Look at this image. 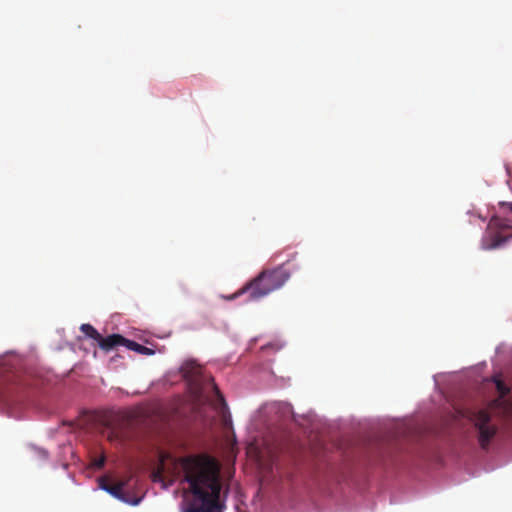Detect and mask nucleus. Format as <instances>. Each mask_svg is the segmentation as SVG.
I'll list each match as a JSON object with an SVG mask.
<instances>
[{
  "label": "nucleus",
  "mask_w": 512,
  "mask_h": 512,
  "mask_svg": "<svg viewBox=\"0 0 512 512\" xmlns=\"http://www.w3.org/2000/svg\"><path fill=\"white\" fill-rule=\"evenodd\" d=\"M500 205L501 207L506 208L508 211L512 212V202H502Z\"/></svg>",
  "instance_id": "nucleus-13"
},
{
  "label": "nucleus",
  "mask_w": 512,
  "mask_h": 512,
  "mask_svg": "<svg viewBox=\"0 0 512 512\" xmlns=\"http://www.w3.org/2000/svg\"><path fill=\"white\" fill-rule=\"evenodd\" d=\"M125 486V482H117V483H110V480L107 477H101L99 479V487L115 498L128 502L126 499V496L123 492V488Z\"/></svg>",
  "instance_id": "nucleus-5"
},
{
  "label": "nucleus",
  "mask_w": 512,
  "mask_h": 512,
  "mask_svg": "<svg viewBox=\"0 0 512 512\" xmlns=\"http://www.w3.org/2000/svg\"><path fill=\"white\" fill-rule=\"evenodd\" d=\"M213 390L216 398L214 402V407L217 410V412L222 416L223 424L225 426H228L231 424V418L228 413L227 403L216 384H213Z\"/></svg>",
  "instance_id": "nucleus-6"
},
{
  "label": "nucleus",
  "mask_w": 512,
  "mask_h": 512,
  "mask_svg": "<svg viewBox=\"0 0 512 512\" xmlns=\"http://www.w3.org/2000/svg\"><path fill=\"white\" fill-rule=\"evenodd\" d=\"M496 389L499 393V397L494 399L490 403V409L501 410L504 414H508L512 411V403L505 397L509 394V387L500 379H495Z\"/></svg>",
  "instance_id": "nucleus-4"
},
{
  "label": "nucleus",
  "mask_w": 512,
  "mask_h": 512,
  "mask_svg": "<svg viewBox=\"0 0 512 512\" xmlns=\"http://www.w3.org/2000/svg\"><path fill=\"white\" fill-rule=\"evenodd\" d=\"M479 432V443L482 449H487L490 441L495 436L497 428L490 424L491 416L487 410H478L470 416Z\"/></svg>",
  "instance_id": "nucleus-3"
},
{
  "label": "nucleus",
  "mask_w": 512,
  "mask_h": 512,
  "mask_svg": "<svg viewBox=\"0 0 512 512\" xmlns=\"http://www.w3.org/2000/svg\"><path fill=\"white\" fill-rule=\"evenodd\" d=\"M509 237L502 236L500 233H487L482 239V248L491 250L500 247Z\"/></svg>",
  "instance_id": "nucleus-8"
},
{
  "label": "nucleus",
  "mask_w": 512,
  "mask_h": 512,
  "mask_svg": "<svg viewBox=\"0 0 512 512\" xmlns=\"http://www.w3.org/2000/svg\"><path fill=\"white\" fill-rule=\"evenodd\" d=\"M80 330L89 338L95 340L97 342L98 338H100V333L90 324H82Z\"/></svg>",
  "instance_id": "nucleus-11"
},
{
  "label": "nucleus",
  "mask_w": 512,
  "mask_h": 512,
  "mask_svg": "<svg viewBox=\"0 0 512 512\" xmlns=\"http://www.w3.org/2000/svg\"><path fill=\"white\" fill-rule=\"evenodd\" d=\"M140 502V499H136L133 502H131L133 505H137Z\"/></svg>",
  "instance_id": "nucleus-14"
},
{
  "label": "nucleus",
  "mask_w": 512,
  "mask_h": 512,
  "mask_svg": "<svg viewBox=\"0 0 512 512\" xmlns=\"http://www.w3.org/2000/svg\"><path fill=\"white\" fill-rule=\"evenodd\" d=\"M104 464H105V457L104 456L96 458L93 461V466L95 468H98V469L102 468L104 466Z\"/></svg>",
  "instance_id": "nucleus-12"
},
{
  "label": "nucleus",
  "mask_w": 512,
  "mask_h": 512,
  "mask_svg": "<svg viewBox=\"0 0 512 512\" xmlns=\"http://www.w3.org/2000/svg\"><path fill=\"white\" fill-rule=\"evenodd\" d=\"M288 265L289 261L272 270L262 271L241 293L247 290L250 292L249 297L251 300H258L281 288L291 275V270L287 267Z\"/></svg>",
  "instance_id": "nucleus-2"
},
{
  "label": "nucleus",
  "mask_w": 512,
  "mask_h": 512,
  "mask_svg": "<svg viewBox=\"0 0 512 512\" xmlns=\"http://www.w3.org/2000/svg\"><path fill=\"white\" fill-rule=\"evenodd\" d=\"M182 468L192 494L191 499L185 500L182 512H223L218 462L207 454L193 455L182 460Z\"/></svg>",
  "instance_id": "nucleus-1"
},
{
  "label": "nucleus",
  "mask_w": 512,
  "mask_h": 512,
  "mask_svg": "<svg viewBox=\"0 0 512 512\" xmlns=\"http://www.w3.org/2000/svg\"><path fill=\"white\" fill-rule=\"evenodd\" d=\"M126 342L127 339L119 334H112L107 337L100 335V338L97 340L99 347L105 352H109L119 345L125 346Z\"/></svg>",
  "instance_id": "nucleus-7"
},
{
  "label": "nucleus",
  "mask_w": 512,
  "mask_h": 512,
  "mask_svg": "<svg viewBox=\"0 0 512 512\" xmlns=\"http://www.w3.org/2000/svg\"><path fill=\"white\" fill-rule=\"evenodd\" d=\"M510 220L509 218H501L499 216H494L490 219L489 228H498V229H507L510 228Z\"/></svg>",
  "instance_id": "nucleus-9"
},
{
  "label": "nucleus",
  "mask_w": 512,
  "mask_h": 512,
  "mask_svg": "<svg viewBox=\"0 0 512 512\" xmlns=\"http://www.w3.org/2000/svg\"><path fill=\"white\" fill-rule=\"evenodd\" d=\"M125 346L128 349H130L132 351H136L141 354L149 355V354L153 353V351L150 348L143 346L135 341L128 340V339H127V342L125 343Z\"/></svg>",
  "instance_id": "nucleus-10"
}]
</instances>
